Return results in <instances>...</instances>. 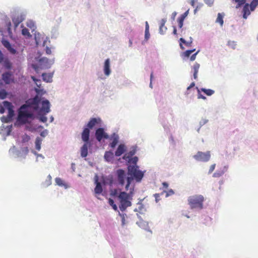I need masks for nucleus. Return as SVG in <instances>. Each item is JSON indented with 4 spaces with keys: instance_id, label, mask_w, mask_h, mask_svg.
I'll use <instances>...</instances> for the list:
<instances>
[{
    "instance_id": "nucleus-1",
    "label": "nucleus",
    "mask_w": 258,
    "mask_h": 258,
    "mask_svg": "<svg viewBox=\"0 0 258 258\" xmlns=\"http://www.w3.org/2000/svg\"><path fill=\"white\" fill-rule=\"evenodd\" d=\"M40 99L36 96L32 99L28 100L25 104L22 105L19 109L18 120L23 124L28 122V119L33 118V111L38 108Z\"/></svg>"
},
{
    "instance_id": "nucleus-2",
    "label": "nucleus",
    "mask_w": 258,
    "mask_h": 258,
    "mask_svg": "<svg viewBox=\"0 0 258 258\" xmlns=\"http://www.w3.org/2000/svg\"><path fill=\"white\" fill-rule=\"evenodd\" d=\"M138 166L129 165L127 167V174L128 176L126 178V184L125 185V190H128L129 186L134 179L137 182H140L143 177L144 173L139 170Z\"/></svg>"
},
{
    "instance_id": "nucleus-3",
    "label": "nucleus",
    "mask_w": 258,
    "mask_h": 258,
    "mask_svg": "<svg viewBox=\"0 0 258 258\" xmlns=\"http://www.w3.org/2000/svg\"><path fill=\"white\" fill-rule=\"evenodd\" d=\"M204 197L201 195H195L188 197L187 201L191 209H202Z\"/></svg>"
},
{
    "instance_id": "nucleus-4",
    "label": "nucleus",
    "mask_w": 258,
    "mask_h": 258,
    "mask_svg": "<svg viewBox=\"0 0 258 258\" xmlns=\"http://www.w3.org/2000/svg\"><path fill=\"white\" fill-rule=\"evenodd\" d=\"M118 200L119 202V208L121 211H124L125 209L130 207L132 205L131 200L130 194L124 191H120L118 196Z\"/></svg>"
},
{
    "instance_id": "nucleus-5",
    "label": "nucleus",
    "mask_w": 258,
    "mask_h": 258,
    "mask_svg": "<svg viewBox=\"0 0 258 258\" xmlns=\"http://www.w3.org/2000/svg\"><path fill=\"white\" fill-rule=\"evenodd\" d=\"M54 60H50L46 57H43L39 59L38 64H32V67L37 73H39L40 70L48 69L53 63Z\"/></svg>"
},
{
    "instance_id": "nucleus-6",
    "label": "nucleus",
    "mask_w": 258,
    "mask_h": 258,
    "mask_svg": "<svg viewBox=\"0 0 258 258\" xmlns=\"http://www.w3.org/2000/svg\"><path fill=\"white\" fill-rule=\"evenodd\" d=\"M211 157L210 152L207 151L205 153L199 151L194 158L197 161L207 162L210 160Z\"/></svg>"
},
{
    "instance_id": "nucleus-7",
    "label": "nucleus",
    "mask_w": 258,
    "mask_h": 258,
    "mask_svg": "<svg viewBox=\"0 0 258 258\" xmlns=\"http://www.w3.org/2000/svg\"><path fill=\"white\" fill-rule=\"evenodd\" d=\"M95 137L96 140L99 142H100L103 139H107L109 138V136L105 132L104 128L101 127L96 130Z\"/></svg>"
},
{
    "instance_id": "nucleus-8",
    "label": "nucleus",
    "mask_w": 258,
    "mask_h": 258,
    "mask_svg": "<svg viewBox=\"0 0 258 258\" xmlns=\"http://www.w3.org/2000/svg\"><path fill=\"white\" fill-rule=\"evenodd\" d=\"M117 181L119 184L121 185H123L125 183V173L124 171L122 169H118L117 170Z\"/></svg>"
},
{
    "instance_id": "nucleus-9",
    "label": "nucleus",
    "mask_w": 258,
    "mask_h": 258,
    "mask_svg": "<svg viewBox=\"0 0 258 258\" xmlns=\"http://www.w3.org/2000/svg\"><path fill=\"white\" fill-rule=\"evenodd\" d=\"M4 107L8 110V115L9 118H12L14 115V111L13 110V106L10 102L5 101L3 102Z\"/></svg>"
},
{
    "instance_id": "nucleus-10",
    "label": "nucleus",
    "mask_w": 258,
    "mask_h": 258,
    "mask_svg": "<svg viewBox=\"0 0 258 258\" xmlns=\"http://www.w3.org/2000/svg\"><path fill=\"white\" fill-rule=\"evenodd\" d=\"M50 111V103L48 100H45L42 102V106L40 108V112L44 114Z\"/></svg>"
},
{
    "instance_id": "nucleus-11",
    "label": "nucleus",
    "mask_w": 258,
    "mask_h": 258,
    "mask_svg": "<svg viewBox=\"0 0 258 258\" xmlns=\"http://www.w3.org/2000/svg\"><path fill=\"white\" fill-rule=\"evenodd\" d=\"M101 121L100 118H91L87 124V127L89 129H92L96 125L100 124Z\"/></svg>"
},
{
    "instance_id": "nucleus-12",
    "label": "nucleus",
    "mask_w": 258,
    "mask_h": 258,
    "mask_svg": "<svg viewBox=\"0 0 258 258\" xmlns=\"http://www.w3.org/2000/svg\"><path fill=\"white\" fill-rule=\"evenodd\" d=\"M89 136H90L89 129L87 127L84 128L82 133L81 137H82V140L85 143H89Z\"/></svg>"
},
{
    "instance_id": "nucleus-13",
    "label": "nucleus",
    "mask_w": 258,
    "mask_h": 258,
    "mask_svg": "<svg viewBox=\"0 0 258 258\" xmlns=\"http://www.w3.org/2000/svg\"><path fill=\"white\" fill-rule=\"evenodd\" d=\"M12 75L10 72H6L2 75V79L6 84H9L13 81Z\"/></svg>"
},
{
    "instance_id": "nucleus-14",
    "label": "nucleus",
    "mask_w": 258,
    "mask_h": 258,
    "mask_svg": "<svg viewBox=\"0 0 258 258\" xmlns=\"http://www.w3.org/2000/svg\"><path fill=\"white\" fill-rule=\"evenodd\" d=\"M126 150V146L124 144H120L115 152V155L116 157H119L124 153Z\"/></svg>"
},
{
    "instance_id": "nucleus-15",
    "label": "nucleus",
    "mask_w": 258,
    "mask_h": 258,
    "mask_svg": "<svg viewBox=\"0 0 258 258\" xmlns=\"http://www.w3.org/2000/svg\"><path fill=\"white\" fill-rule=\"evenodd\" d=\"M110 140L112 141L110 143V146L111 148H114L118 142V135L115 133H113L110 137Z\"/></svg>"
},
{
    "instance_id": "nucleus-16",
    "label": "nucleus",
    "mask_w": 258,
    "mask_h": 258,
    "mask_svg": "<svg viewBox=\"0 0 258 258\" xmlns=\"http://www.w3.org/2000/svg\"><path fill=\"white\" fill-rule=\"evenodd\" d=\"M250 9L248 4H245L243 8V18L247 19V17L250 14Z\"/></svg>"
},
{
    "instance_id": "nucleus-17",
    "label": "nucleus",
    "mask_w": 258,
    "mask_h": 258,
    "mask_svg": "<svg viewBox=\"0 0 258 258\" xmlns=\"http://www.w3.org/2000/svg\"><path fill=\"white\" fill-rule=\"evenodd\" d=\"M180 43V47L181 49H184V47H183L182 43L184 44L186 46L189 47L191 45L192 41L191 37H190V40L188 41H185L183 38H180L179 39Z\"/></svg>"
},
{
    "instance_id": "nucleus-18",
    "label": "nucleus",
    "mask_w": 258,
    "mask_h": 258,
    "mask_svg": "<svg viewBox=\"0 0 258 258\" xmlns=\"http://www.w3.org/2000/svg\"><path fill=\"white\" fill-rule=\"evenodd\" d=\"M104 72L106 76H109L110 74V60L109 58L105 60L104 66Z\"/></svg>"
},
{
    "instance_id": "nucleus-19",
    "label": "nucleus",
    "mask_w": 258,
    "mask_h": 258,
    "mask_svg": "<svg viewBox=\"0 0 258 258\" xmlns=\"http://www.w3.org/2000/svg\"><path fill=\"white\" fill-rule=\"evenodd\" d=\"M89 143H84L81 149V155L82 157H86L88 155V148Z\"/></svg>"
},
{
    "instance_id": "nucleus-20",
    "label": "nucleus",
    "mask_w": 258,
    "mask_h": 258,
    "mask_svg": "<svg viewBox=\"0 0 258 258\" xmlns=\"http://www.w3.org/2000/svg\"><path fill=\"white\" fill-rule=\"evenodd\" d=\"M53 75V73H43L42 74V79L44 81L50 83L52 81Z\"/></svg>"
},
{
    "instance_id": "nucleus-21",
    "label": "nucleus",
    "mask_w": 258,
    "mask_h": 258,
    "mask_svg": "<svg viewBox=\"0 0 258 258\" xmlns=\"http://www.w3.org/2000/svg\"><path fill=\"white\" fill-rule=\"evenodd\" d=\"M96 185L94 189L95 193L96 194H100L102 192V187L101 183L98 181L97 179L96 180Z\"/></svg>"
},
{
    "instance_id": "nucleus-22",
    "label": "nucleus",
    "mask_w": 258,
    "mask_h": 258,
    "mask_svg": "<svg viewBox=\"0 0 258 258\" xmlns=\"http://www.w3.org/2000/svg\"><path fill=\"white\" fill-rule=\"evenodd\" d=\"M114 157V154L113 152L111 151H107L105 153L104 158L107 161H110L113 159Z\"/></svg>"
},
{
    "instance_id": "nucleus-23",
    "label": "nucleus",
    "mask_w": 258,
    "mask_h": 258,
    "mask_svg": "<svg viewBox=\"0 0 258 258\" xmlns=\"http://www.w3.org/2000/svg\"><path fill=\"white\" fill-rule=\"evenodd\" d=\"M200 64L196 62L195 63V64L193 66V70H194V78L195 79H197L198 78V73L199 72V70L200 68Z\"/></svg>"
},
{
    "instance_id": "nucleus-24",
    "label": "nucleus",
    "mask_w": 258,
    "mask_h": 258,
    "mask_svg": "<svg viewBox=\"0 0 258 258\" xmlns=\"http://www.w3.org/2000/svg\"><path fill=\"white\" fill-rule=\"evenodd\" d=\"M165 22H166V21L165 20H164V19L162 20L161 23L160 28H159L160 33L162 34H163L164 32L167 29L166 27H165Z\"/></svg>"
},
{
    "instance_id": "nucleus-25",
    "label": "nucleus",
    "mask_w": 258,
    "mask_h": 258,
    "mask_svg": "<svg viewBox=\"0 0 258 258\" xmlns=\"http://www.w3.org/2000/svg\"><path fill=\"white\" fill-rule=\"evenodd\" d=\"M55 182L56 184L60 186H64L65 187H67V184L64 183L63 180H62L60 178L57 177L55 179Z\"/></svg>"
},
{
    "instance_id": "nucleus-26",
    "label": "nucleus",
    "mask_w": 258,
    "mask_h": 258,
    "mask_svg": "<svg viewBox=\"0 0 258 258\" xmlns=\"http://www.w3.org/2000/svg\"><path fill=\"white\" fill-rule=\"evenodd\" d=\"M42 142V140L40 138L37 137L35 140V148L38 150L39 151L41 149V144Z\"/></svg>"
},
{
    "instance_id": "nucleus-27",
    "label": "nucleus",
    "mask_w": 258,
    "mask_h": 258,
    "mask_svg": "<svg viewBox=\"0 0 258 258\" xmlns=\"http://www.w3.org/2000/svg\"><path fill=\"white\" fill-rule=\"evenodd\" d=\"M251 11H253L255 8L258 6V0H253L249 5Z\"/></svg>"
},
{
    "instance_id": "nucleus-28",
    "label": "nucleus",
    "mask_w": 258,
    "mask_h": 258,
    "mask_svg": "<svg viewBox=\"0 0 258 258\" xmlns=\"http://www.w3.org/2000/svg\"><path fill=\"white\" fill-rule=\"evenodd\" d=\"M201 91L208 96H211L214 93V91L210 89L202 88Z\"/></svg>"
},
{
    "instance_id": "nucleus-29",
    "label": "nucleus",
    "mask_w": 258,
    "mask_h": 258,
    "mask_svg": "<svg viewBox=\"0 0 258 258\" xmlns=\"http://www.w3.org/2000/svg\"><path fill=\"white\" fill-rule=\"evenodd\" d=\"M232 1L237 4V5L236 6V9H238L239 7H240L242 5H244L246 2V0H232Z\"/></svg>"
},
{
    "instance_id": "nucleus-30",
    "label": "nucleus",
    "mask_w": 258,
    "mask_h": 258,
    "mask_svg": "<svg viewBox=\"0 0 258 258\" xmlns=\"http://www.w3.org/2000/svg\"><path fill=\"white\" fill-rule=\"evenodd\" d=\"M216 22L220 23L221 26L223 25V16L220 13H218Z\"/></svg>"
},
{
    "instance_id": "nucleus-31",
    "label": "nucleus",
    "mask_w": 258,
    "mask_h": 258,
    "mask_svg": "<svg viewBox=\"0 0 258 258\" xmlns=\"http://www.w3.org/2000/svg\"><path fill=\"white\" fill-rule=\"evenodd\" d=\"M135 152L134 151H130L129 153L125 154L123 158L125 160L128 159L135 154Z\"/></svg>"
},
{
    "instance_id": "nucleus-32",
    "label": "nucleus",
    "mask_w": 258,
    "mask_h": 258,
    "mask_svg": "<svg viewBox=\"0 0 258 258\" xmlns=\"http://www.w3.org/2000/svg\"><path fill=\"white\" fill-rule=\"evenodd\" d=\"M119 194L118 190L117 189H113L110 190V195L114 198L117 197L118 198Z\"/></svg>"
},
{
    "instance_id": "nucleus-33",
    "label": "nucleus",
    "mask_w": 258,
    "mask_h": 258,
    "mask_svg": "<svg viewBox=\"0 0 258 258\" xmlns=\"http://www.w3.org/2000/svg\"><path fill=\"white\" fill-rule=\"evenodd\" d=\"M12 21L16 27H17L19 25V24L22 22V20L20 19L19 17H15L13 18Z\"/></svg>"
},
{
    "instance_id": "nucleus-34",
    "label": "nucleus",
    "mask_w": 258,
    "mask_h": 258,
    "mask_svg": "<svg viewBox=\"0 0 258 258\" xmlns=\"http://www.w3.org/2000/svg\"><path fill=\"white\" fill-rule=\"evenodd\" d=\"M224 173V172L223 170L217 171L213 174V176L214 177H219L221 176Z\"/></svg>"
},
{
    "instance_id": "nucleus-35",
    "label": "nucleus",
    "mask_w": 258,
    "mask_h": 258,
    "mask_svg": "<svg viewBox=\"0 0 258 258\" xmlns=\"http://www.w3.org/2000/svg\"><path fill=\"white\" fill-rule=\"evenodd\" d=\"M31 79L35 83V84L37 85V86L39 88H40V86H41V81H40V80L37 79L34 76H31Z\"/></svg>"
},
{
    "instance_id": "nucleus-36",
    "label": "nucleus",
    "mask_w": 258,
    "mask_h": 258,
    "mask_svg": "<svg viewBox=\"0 0 258 258\" xmlns=\"http://www.w3.org/2000/svg\"><path fill=\"white\" fill-rule=\"evenodd\" d=\"M128 162H132L133 164H134L133 165L137 166V163L138 161V158L137 157H134L133 158H131L128 159Z\"/></svg>"
},
{
    "instance_id": "nucleus-37",
    "label": "nucleus",
    "mask_w": 258,
    "mask_h": 258,
    "mask_svg": "<svg viewBox=\"0 0 258 258\" xmlns=\"http://www.w3.org/2000/svg\"><path fill=\"white\" fill-rule=\"evenodd\" d=\"M3 45L7 48H10L11 45L10 43L7 40L3 39L2 41Z\"/></svg>"
},
{
    "instance_id": "nucleus-38",
    "label": "nucleus",
    "mask_w": 258,
    "mask_h": 258,
    "mask_svg": "<svg viewBox=\"0 0 258 258\" xmlns=\"http://www.w3.org/2000/svg\"><path fill=\"white\" fill-rule=\"evenodd\" d=\"M7 95V93L6 91L4 90H0V98L4 99H5Z\"/></svg>"
},
{
    "instance_id": "nucleus-39",
    "label": "nucleus",
    "mask_w": 258,
    "mask_h": 258,
    "mask_svg": "<svg viewBox=\"0 0 258 258\" xmlns=\"http://www.w3.org/2000/svg\"><path fill=\"white\" fill-rule=\"evenodd\" d=\"M195 51V49L192 50H188L183 52V55L185 57H189V55Z\"/></svg>"
},
{
    "instance_id": "nucleus-40",
    "label": "nucleus",
    "mask_w": 258,
    "mask_h": 258,
    "mask_svg": "<svg viewBox=\"0 0 258 258\" xmlns=\"http://www.w3.org/2000/svg\"><path fill=\"white\" fill-rule=\"evenodd\" d=\"M30 137L28 135L25 134L22 136V141L23 143L27 142L30 140Z\"/></svg>"
},
{
    "instance_id": "nucleus-41",
    "label": "nucleus",
    "mask_w": 258,
    "mask_h": 258,
    "mask_svg": "<svg viewBox=\"0 0 258 258\" xmlns=\"http://www.w3.org/2000/svg\"><path fill=\"white\" fill-rule=\"evenodd\" d=\"M6 26H7V30H8V34L9 35H11L12 34V31H11V23L10 21H9L8 22H7L6 23Z\"/></svg>"
},
{
    "instance_id": "nucleus-42",
    "label": "nucleus",
    "mask_w": 258,
    "mask_h": 258,
    "mask_svg": "<svg viewBox=\"0 0 258 258\" xmlns=\"http://www.w3.org/2000/svg\"><path fill=\"white\" fill-rule=\"evenodd\" d=\"M22 33L24 36H31V35L29 32V30L26 28H23L22 29Z\"/></svg>"
},
{
    "instance_id": "nucleus-43",
    "label": "nucleus",
    "mask_w": 258,
    "mask_h": 258,
    "mask_svg": "<svg viewBox=\"0 0 258 258\" xmlns=\"http://www.w3.org/2000/svg\"><path fill=\"white\" fill-rule=\"evenodd\" d=\"M184 20V19H183V18H181L180 17H179L178 18L177 21H178V26L180 28H182V27L183 26Z\"/></svg>"
},
{
    "instance_id": "nucleus-44",
    "label": "nucleus",
    "mask_w": 258,
    "mask_h": 258,
    "mask_svg": "<svg viewBox=\"0 0 258 258\" xmlns=\"http://www.w3.org/2000/svg\"><path fill=\"white\" fill-rule=\"evenodd\" d=\"M11 119H12V118H9V116H7V117L3 116L1 118V120L2 122H8L9 121H10L11 120Z\"/></svg>"
},
{
    "instance_id": "nucleus-45",
    "label": "nucleus",
    "mask_w": 258,
    "mask_h": 258,
    "mask_svg": "<svg viewBox=\"0 0 258 258\" xmlns=\"http://www.w3.org/2000/svg\"><path fill=\"white\" fill-rule=\"evenodd\" d=\"M7 49L9 51V52L13 54H15L16 53V50L11 45L10 48H8Z\"/></svg>"
},
{
    "instance_id": "nucleus-46",
    "label": "nucleus",
    "mask_w": 258,
    "mask_h": 258,
    "mask_svg": "<svg viewBox=\"0 0 258 258\" xmlns=\"http://www.w3.org/2000/svg\"><path fill=\"white\" fill-rule=\"evenodd\" d=\"M5 66L8 69H10L12 67V64L9 61H6L5 62Z\"/></svg>"
},
{
    "instance_id": "nucleus-47",
    "label": "nucleus",
    "mask_w": 258,
    "mask_h": 258,
    "mask_svg": "<svg viewBox=\"0 0 258 258\" xmlns=\"http://www.w3.org/2000/svg\"><path fill=\"white\" fill-rule=\"evenodd\" d=\"M228 45L234 49L236 46V43L234 41H229L228 42Z\"/></svg>"
},
{
    "instance_id": "nucleus-48",
    "label": "nucleus",
    "mask_w": 258,
    "mask_h": 258,
    "mask_svg": "<svg viewBox=\"0 0 258 258\" xmlns=\"http://www.w3.org/2000/svg\"><path fill=\"white\" fill-rule=\"evenodd\" d=\"M150 33H149V31H145V39H146V40H148L150 37Z\"/></svg>"
},
{
    "instance_id": "nucleus-49",
    "label": "nucleus",
    "mask_w": 258,
    "mask_h": 258,
    "mask_svg": "<svg viewBox=\"0 0 258 258\" xmlns=\"http://www.w3.org/2000/svg\"><path fill=\"white\" fill-rule=\"evenodd\" d=\"M215 166H216V164H212L210 166V169H209V174L211 173L214 170Z\"/></svg>"
},
{
    "instance_id": "nucleus-50",
    "label": "nucleus",
    "mask_w": 258,
    "mask_h": 258,
    "mask_svg": "<svg viewBox=\"0 0 258 258\" xmlns=\"http://www.w3.org/2000/svg\"><path fill=\"white\" fill-rule=\"evenodd\" d=\"M174 193V191L171 189L166 192V197L171 196V195H173Z\"/></svg>"
},
{
    "instance_id": "nucleus-51",
    "label": "nucleus",
    "mask_w": 258,
    "mask_h": 258,
    "mask_svg": "<svg viewBox=\"0 0 258 258\" xmlns=\"http://www.w3.org/2000/svg\"><path fill=\"white\" fill-rule=\"evenodd\" d=\"M188 11H189V10H188L187 11H186L185 12H184L183 14H182L179 17L181 18H183V19H184L185 18V17L187 16L188 14Z\"/></svg>"
},
{
    "instance_id": "nucleus-52",
    "label": "nucleus",
    "mask_w": 258,
    "mask_h": 258,
    "mask_svg": "<svg viewBox=\"0 0 258 258\" xmlns=\"http://www.w3.org/2000/svg\"><path fill=\"white\" fill-rule=\"evenodd\" d=\"M199 52V51H198L190 56V60L191 61H194L196 59V55H197Z\"/></svg>"
},
{
    "instance_id": "nucleus-53",
    "label": "nucleus",
    "mask_w": 258,
    "mask_h": 258,
    "mask_svg": "<svg viewBox=\"0 0 258 258\" xmlns=\"http://www.w3.org/2000/svg\"><path fill=\"white\" fill-rule=\"evenodd\" d=\"M40 120L43 122H45L47 121V117L44 115L40 117Z\"/></svg>"
},
{
    "instance_id": "nucleus-54",
    "label": "nucleus",
    "mask_w": 258,
    "mask_h": 258,
    "mask_svg": "<svg viewBox=\"0 0 258 258\" xmlns=\"http://www.w3.org/2000/svg\"><path fill=\"white\" fill-rule=\"evenodd\" d=\"M27 26L28 27H30V28L33 29H34V28L35 27L34 24L32 22H30L29 23H28L27 24Z\"/></svg>"
},
{
    "instance_id": "nucleus-55",
    "label": "nucleus",
    "mask_w": 258,
    "mask_h": 258,
    "mask_svg": "<svg viewBox=\"0 0 258 258\" xmlns=\"http://www.w3.org/2000/svg\"><path fill=\"white\" fill-rule=\"evenodd\" d=\"M5 109H6L4 106H3L1 104H0V113L3 114L5 111Z\"/></svg>"
},
{
    "instance_id": "nucleus-56",
    "label": "nucleus",
    "mask_w": 258,
    "mask_h": 258,
    "mask_svg": "<svg viewBox=\"0 0 258 258\" xmlns=\"http://www.w3.org/2000/svg\"><path fill=\"white\" fill-rule=\"evenodd\" d=\"M45 50H46V53L47 54H50L51 53V51L50 48H49L48 47H46Z\"/></svg>"
},
{
    "instance_id": "nucleus-57",
    "label": "nucleus",
    "mask_w": 258,
    "mask_h": 258,
    "mask_svg": "<svg viewBox=\"0 0 258 258\" xmlns=\"http://www.w3.org/2000/svg\"><path fill=\"white\" fill-rule=\"evenodd\" d=\"M205 3L210 6H211L213 3V0H209L208 1L207 0H205Z\"/></svg>"
},
{
    "instance_id": "nucleus-58",
    "label": "nucleus",
    "mask_w": 258,
    "mask_h": 258,
    "mask_svg": "<svg viewBox=\"0 0 258 258\" xmlns=\"http://www.w3.org/2000/svg\"><path fill=\"white\" fill-rule=\"evenodd\" d=\"M198 0H190V4L191 6H192L193 7H195V5L196 3L198 2Z\"/></svg>"
},
{
    "instance_id": "nucleus-59",
    "label": "nucleus",
    "mask_w": 258,
    "mask_h": 258,
    "mask_svg": "<svg viewBox=\"0 0 258 258\" xmlns=\"http://www.w3.org/2000/svg\"><path fill=\"white\" fill-rule=\"evenodd\" d=\"M202 4L201 5H199V6H197V7L195 8V10H194V13L195 14H196L197 12V11L200 9V8L202 6Z\"/></svg>"
},
{
    "instance_id": "nucleus-60",
    "label": "nucleus",
    "mask_w": 258,
    "mask_h": 258,
    "mask_svg": "<svg viewBox=\"0 0 258 258\" xmlns=\"http://www.w3.org/2000/svg\"><path fill=\"white\" fill-rule=\"evenodd\" d=\"M198 98H202L203 99H205L206 98L203 95H202L201 93H200V91L199 90V94H198Z\"/></svg>"
},
{
    "instance_id": "nucleus-61",
    "label": "nucleus",
    "mask_w": 258,
    "mask_h": 258,
    "mask_svg": "<svg viewBox=\"0 0 258 258\" xmlns=\"http://www.w3.org/2000/svg\"><path fill=\"white\" fill-rule=\"evenodd\" d=\"M108 203H109V205L111 206L114 204L113 200H112L111 199H109Z\"/></svg>"
},
{
    "instance_id": "nucleus-62",
    "label": "nucleus",
    "mask_w": 258,
    "mask_h": 258,
    "mask_svg": "<svg viewBox=\"0 0 258 258\" xmlns=\"http://www.w3.org/2000/svg\"><path fill=\"white\" fill-rule=\"evenodd\" d=\"M195 86V83L194 82H192L190 84V85L187 88V90H188L192 87H194Z\"/></svg>"
},
{
    "instance_id": "nucleus-63",
    "label": "nucleus",
    "mask_w": 258,
    "mask_h": 258,
    "mask_svg": "<svg viewBox=\"0 0 258 258\" xmlns=\"http://www.w3.org/2000/svg\"><path fill=\"white\" fill-rule=\"evenodd\" d=\"M195 86V83L194 82H192L190 84V85L187 88V90H188L192 87H194Z\"/></svg>"
},
{
    "instance_id": "nucleus-64",
    "label": "nucleus",
    "mask_w": 258,
    "mask_h": 258,
    "mask_svg": "<svg viewBox=\"0 0 258 258\" xmlns=\"http://www.w3.org/2000/svg\"><path fill=\"white\" fill-rule=\"evenodd\" d=\"M195 86V83L194 82H192L190 84V85L187 88V90H188L192 87H194Z\"/></svg>"
}]
</instances>
